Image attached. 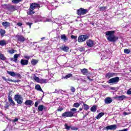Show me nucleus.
<instances>
[{
	"mask_svg": "<svg viewBox=\"0 0 131 131\" xmlns=\"http://www.w3.org/2000/svg\"><path fill=\"white\" fill-rule=\"evenodd\" d=\"M99 10L102 11V12H104L106 11V7H100L99 8Z\"/></svg>",
	"mask_w": 131,
	"mask_h": 131,
	"instance_id": "nucleus-42",
	"label": "nucleus"
},
{
	"mask_svg": "<svg viewBox=\"0 0 131 131\" xmlns=\"http://www.w3.org/2000/svg\"><path fill=\"white\" fill-rule=\"evenodd\" d=\"M81 72L83 75H88V74H90V72L88 70V69L84 68L81 70Z\"/></svg>",
	"mask_w": 131,
	"mask_h": 131,
	"instance_id": "nucleus-14",
	"label": "nucleus"
},
{
	"mask_svg": "<svg viewBox=\"0 0 131 131\" xmlns=\"http://www.w3.org/2000/svg\"><path fill=\"white\" fill-rule=\"evenodd\" d=\"M112 102V99L110 97H107L104 100L105 104H111Z\"/></svg>",
	"mask_w": 131,
	"mask_h": 131,
	"instance_id": "nucleus-21",
	"label": "nucleus"
},
{
	"mask_svg": "<svg viewBox=\"0 0 131 131\" xmlns=\"http://www.w3.org/2000/svg\"><path fill=\"white\" fill-rule=\"evenodd\" d=\"M33 24L32 23L27 22L26 25L29 27V28H31V25Z\"/></svg>",
	"mask_w": 131,
	"mask_h": 131,
	"instance_id": "nucleus-44",
	"label": "nucleus"
},
{
	"mask_svg": "<svg viewBox=\"0 0 131 131\" xmlns=\"http://www.w3.org/2000/svg\"><path fill=\"white\" fill-rule=\"evenodd\" d=\"M71 129L72 130H77V129H78V128L73 126V127H71Z\"/></svg>",
	"mask_w": 131,
	"mask_h": 131,
	"instance_id": "nucleus-49",
	"label": "nucleus"
},
{
	"mask_svg": "<svg viewBox=\"0 0 131 131\" xmlns=\"http://www.w3.org/2000/svg\"><path fill=\"white\" fill-rule=\"evenodd\" d=\"M49 82V80L46 79H40L39 80V83H47Z\"/></svg>",
	"mask_w": 131,
	"mask_h": 131,
	"instance_id": "nucleus-26",
	"label": "nucleus"
},
{
	"mask_svg": "<svg viewBox=\"0 0 131 131\" xmlns=\"http://www.w3.org/2000/svg\"><path fill=\"white\" fill-rule=\"evenodd\" d=\"M33 79H34V80H35V81H36V82H39V80L40 79H39V78H38V77H37L36 75H34L33 77Z\"/></svg>",
	"mask_w": 131,
	"mask_h": 131,
	"instance_id": "nucleus-35",
	"label": "nucleus"
},
{
	"mask_svg": "<svg viewBox=\"0 0 131 131\" xmlns=\"http://www.w3.org/2000/svg\"><path fill=\"white\" fill-rule=\"evenodd\" d=\"M25 105L27 106H32L33 105V101L31 100H26L25 102Z\"/></svg>",
	"mask_w": 131,
	"mask_h": 131,
	"instance_id": "nucleus-18",
	"label": "nucleus"
},
{
	"mask_svg": "<svg viewBox=\"0 0 131 131\" xmlns=\"http://www.w3.org/2000/svg\"><path fill=\"white\" fill-rule=\"evenodd\" d=\"M124 53L125 54H129V53H130V50L127 49H125L124 50Z\"/></svg>",
	"mask_w": 131,
	"mask_h": 131,
	"instance_id": "nucleus-43",
	"label": "nucleus"
},
{
	"mask_svg": "<svg viewBox=\"0 0 131 131\" xmlns=\"http://www.w3.org/2000/svg\"><path fill=\"white\" fill-rule=\"evenodd\" d=\"M18 118H15V119H14V120H13L12 121H13V122H17V121H18Z\"/></svg>",
	"mask_w": 131,
	"mask_h": 131,
	"instance_id": "nucleus-56",
	"label": "nucleus"
},
{
	"mask_svg": "<svg viewBox=\"0 0 131 131\" xmlns=\"http://www.w3.org/2000/svg\"><path fill=\"white\" fill-rule=\"evenodd\" d=\"M80 52H84V48H81L79 49Z\"/></svg>",
	"mask_w": 131,
	"mask_h": 131,
	"instance_id": "nucleus-55",
	"label": "nucleus"
},
{
	"mask_svg": "<svg viewBox=\"0 0 131 131\" xmlns=\"http://www.w3.org/2000/svg\"><path fill=\"white\" fill-rule=\"evenodd\" d=\"M8 11H9V12H14L15 11H17V7L13 5H9Z\"/></svg>",
	"mask_w": 131,
	"mask_h": 131,
	"instance_id": "nucleus-12",
	"label": "nucleus"
},
{
	"mask_svg": "<svg viewBox=\"0 0 131 131\" xmlns=\"http://www.w3.org/2000/svg\"><path fill=\"white\" fill-rule=\"evenodd\" d=\"M60 37L62 40L64 41V42H66V41L68 40V38L65 34L61 35Z\"/></svg>",
	"mask_w": 131,
	"mask_h": 131,
	"instance_id": "nucleus-25",
	"label": "nucleus"
},
{
	"mask_svg": "<svg viewBox=\"0 0 131 131\" xmlns=\"http://www.w3.org/2000/svg\"><path fill=\"white\" fill-rule=\"evenodd\" d=\"M123 114L125 115H127V113H126V112H124V113H123Z\"/></svg>",
	"mask_w": 131,
	"mask_h": 131,
	"instance_id": "nucleus-64",
	"label": "nucleus"
},
{
	"mask_svg": "<svg viewBox=\"0 0 131 131\" xmlns=\"http://www.w3.org/2000/svg\"><path fill=\"white\" fill-rule=\"evenodd\" d=\"M15 52H16V50H14V49H11L10 50L8 51V53H9V54H14V53H15Z\"/></svg>",
	"mask_w": 131,
	"mask_h": 131,
	"instance_id": "nucleus-40",
	"label": "nucleus"
},
{
	"mask_svg": "<svg viewBox=\"0 0 131 131\" xmlns=\"http://www.w3.org/2000/svg\"><path fill=\"white\" fill-rule=\"evenodd\" d=\"M62 92H63V91H62V90H59L57 92H53L54 94L55 93H57V94H59V93H60L61 94H62Z\"/></svg>",
	"mask_w": 131,
	"mask_h": 131,
	"instance_id": "nucleus-52",
	"label": "nucleus"
},
{
	"mask_svg": "<svg viewBox=\"0 0 131 131\" xmlns=\"http://www.w3.org/2000/svg\"><path fill=\"white\" fill-rule=\"evenodd\" d=\"M3 26L5 27V28H8V27H10V24L8 21H4L2 23Z\"/></svg>",
	"mask_w": 131,
	"mask_h": 131,
	"instance_id": "nucleus-22",
	"label": "nucleus"
},
{
	"mask_svg": "<svg viewBox=\"0 0 131 131\" xmlns=\"http://www.w3.org/2000/svg\"><path fill=\"white\" fill-rule=\"evenodd\" d=\"M23 0H12V3L13 4H19L20 2H22Z\"/></svg>",
	"mask_w": 131,
	"mask_h": 131,
	"instance_id": "nucleus-36",
	"label": "nucleus"
},
{
	"mask_svg": "<svg viewBox=\"0 0 131 131\" xmlns=\"http://www.w3.org/2000/svg\"><path fill=\"white\" fill-rule=\"evenodd\" d=\"M77 110V109L73 108L71 109V111L63 113L62 114V117H64V118H66V117H73V116H74V114L76 113Z\"/></svg>",
	"mask_w": 131,
	"mask_h": 131,
	"instance_id": "nucleus-2",
	"label": "nucleus"
},
{
	"mask_svg": "<svg viewBox=\"0 0 131 131\" xmlns=\"http://www.w3.org/2000/svg\"><path fill=\"white\" fill-rule=\"evenodd\" d=\"M104 115V113H99L96 117L97 119H100Z\"/></svg>",
	"mask_w": 131,
	"mask_h": 131,
	"instance_id": "nucleus-34",
	"label": "nucleus"
},
{
	"mask_svg": "<svg viewBox=\"0 0 131 131\" xmlns=\"http://www.w3.org/2000/svg\"><path fill=\"white\" fill-rule=\"evenodd\" d=\"M5 34H6V30L2 29H0V34L1 36H4V35H5Z\"/></svg>",
	"mask_w": 131,
	"mask_h": 131,
	"instance_id": "nucleus-32",
	"label": "nucleus"
},
{
	"mask_svg": "<svg viewBox=\"0 0 131 131\" xmlns=\"http://www.w3.org/2000/svg\"><path fill=\"white\" fill-rule=\"evenodd\" d=\"M2 8L4 9H6V10H9V8L10 7V4H4L2 5Z\"/></svg>",
	"mask_w": 131,
	"mask_h": 131,
	"instance_id": "nucleus-30",
	"label": "nucleus"
},
{
	"mask_svg": "<svg viewBox=\"0 0 131 131\" xmlns=\"http://www.w3.org/2000/svg\"><path fill=\"white\" fill-rule=\"evenodd\" d=\"M33 14H34V12L32 9H30V11L28 12V15H33Z\"/></svg>",
	"mask_w": 131,
	"mask_h": 131,
	"instance_id": "nucleus-41",
	"label": "nucleus"
},
{
	"mask_svg": "<svg viewBox=\"0 0 131 131\" xmlns=\"http://www.w3.org/2000/svg\"><path fill=\"white\" fill-rule=\"evenodd\" d=\"M110 90H112L113 91H115L116 90V88L114 87H111Z\"/></svg>",
	"mask_w": 131,
	"mask_h": 131,
	"instance_id": "nucleus-58",
	"label": "nucleus"
},
{
	"mask_svg": "<svg viewBox=\"0 0 131 131\" xmlns=\"http://www.w3.org/2000/svg\"><path fill=\"white\" fill-rule=\"evenodd\" d=\"M87 78L88 79H89V80H90V81H93V79L90 78L89 76H87Z\"/></svg>",
	"mask_w": 131,
	"mask_h": 131,
	"instance_id": "nucleus-61",
	"label": "nucleus"
},
{
	"mask_svg": "<svg viewBox=\"0 0 131 131\" xmlns=\"http://www.w3.org/2000/svg\"><path fill=\"white\" fill-rule=\"evenodd\" d=\"M7 58L5 57V55L3 54V53L0 52V60H2L3 61H5Z\"/></svg>",
	"mask_w": 131,
	"mask_h": 131,
	"instance_id": "nucleus-29",
	"label": "nucleus"
},
{
	"mask_svg": "<svg viewBox=\"0 0 131 131\" xmlns=\"http://www.w3.org/2000/svg\"><path fill=\"white\" fill-rule=\"evenodd\" d=\"M7 45V41L5 40H2L0 41V46L2 47H4V46H6Z\"/></svg>",
	"mask_w": 131,
	"mask_h": 131,
	"instance_id": "nucleus-28",
	"label": "nucleus"
},
{
	"mask_svg": "<svg viewBox=\"0 0 131 131\" xmlns=\"http://www.w3.org/2000/svg\"><path fill=\"white\" fill-rule=\"evenodd\" d=\"M38 104H39V101H37L35 102V107H37L38 106Z\"/></svg>",
	"mask_w": 131,
	"mask_h": 131,
	"instance_id": "nucleus-53",
	"label": "nucleus"
},
{
	"mask_svg": "<svg viewBox=\"0 0 131 131\" xmlns=\"http://www.w3.org/2000/svg\"><path fill=\"white\" fill-rule=\"evenodd\" d=\"M64 127L66 129H67V130H69L70 128H71V126H68L67 124H64Z\"/></svg>",
	"mask_w": 131,
	"mask_h": 131,
	"instance_id": "nucleus-38",
	"label": "nucleus"
},
{
	"mask_svg": "<svg viewBox=\"0 0 131 131\" xmlns=\"http://www.w3.org/2000/svg\"><path fill=\"white\" fill-rule=\"evenodd\" d=\"M35 8H40V5L37 3H34Z\"/></svg>",
	"mask_w": 131,
	"mask_h": 131,
	"instance_id": "nucleus-47",
	"label": "nucleus"
},
{
	"mask_svg": "<svg viewBox=\"0 0 131 131\" xmlns=\"http://www.w3.org/2000/svg\"><path fill=\"white\" fill-rule=\"evenodd\" d=\"M22 23H17V25H18V26H19V27H21V26H22Z\"/></svg>",
	"mask_w": 131,
	"mask_h": 131,
	"instance_id": "nucleus-60",
	"label": "nucleus"
},
{
	"mask_svg": "<svg viewBox=\"0 0 131 131\" xmlns=\"http://www.w3.org/2000/svg\"><path fill=\"white\" fill-rule=\"evenodd\" d=\"M35 89L37 91H38L39 92H42V93L45 94V93L43 92V91H42V89H41V87H40V85H39V84L36 85L35 86Z\"/></svg>",
	"mask_w": 131,
	"mask_h": 131,
	"instance_id": "nucleus-23",
	"label": "nucleus"
},
{
	"mask_svg": "<svg viewBox=\"0 0 131 131\" xmlns=\"http://www.w3.org/2000/svg\"><path fill=\"white\" fill-rule=\"evenodd\" d=\"M63 110V108L62 107H60L58 110V111H62Z\"/></svg>",
	"mask_w": 131,
	"mask_h": 131,
	"instance_id": "nucleus-62",
	"label": "nucleus"
},
{
	"mask_svg": "<svg viewBox=\"0 0 131 131\" xmlns=\"http://www.w3.org/2000/svg\"><path fill=\"white\" fill-rule=\"evenodd\" d=\"M24 57H25V59H27L28 60H29V59H30V56L25 55L24 56Z\"/></svg>",
	"mask_w": 131,
	"mask_h": 131,
	"instance_id": "nucleus-54",
	"label": "nucleus"
},
{
	"mask_svg": "<svg viewBox=\"0 0 131 131\" xmlns=\"http://www.w3.org/2000/svg\"><path fill=\"white\" fill-rule=\"evenodd\" d=\"M14 100L17 102L18 104H21L23 103L24 99L21 95H15L14 96Z\"/></svg>",
	"mask_w": 131,
	"mask_h": 131,
	"instance_id": "nucleus-3",
	"label": "nucleus"
},
{
	"mask_svg": "<svg viewBox=\"0 0 131 131\" xmlns=\"http://www.w3.org/2000/svg\"><path fill=\"white\" fill-rule=\"evenodd\" d=\"M105 128L106 130H109L110 129L111 130H115V129H116V128H117V125L115 124L111 125L106 126Z\"/></svg>",
	"mask_w": 131,
	"mask_h": 131,
	"instance_id": "nucleus-11",
	"label": "nucleus"
},
{
	"mask_svg": "<svg viewBox=\"0 0 131 131\" xmlns=\"http://www.w3.org/2000/svg\"><path fill=\"white\" fill-rule=\"evenodd\" d=\"M71 76H72V74H69L68 75H67L64 77V79H68V78H70V77H71Z\"/></svg>",
	"mask_w": 131,
	"mask_h": 131,
	"instance_id": "nucleus-39",
	"label": "nucleus"
},
{
	"mask_svg": "<svg viewBox=\"0 0 131 131\" xmlns=\"http://www.w3.org/2000/svg\"><path fill=\"white\" fill-rule=\"evenodd\" d=\"M9 107H10V105H6L4 106V107L5 108V109H9Z\"/></svg>",
	"mask_w": 131,
	"mask_h": 131,
	"instance_id": "nucleus-57",
	"label": "nucleus"
},
{
	"mask_svg": "<svg viewBox=\"0 0 131 131\" xmlns=\"http://www.w3.org/2000/svg\"><path fill=\"white\" fill-rule=\"evenodd\" d=\"M91 111L92 112H96V111H97V106L94 105L93 107L91 108Z\"/></svg>",
	"mask_w": 131,
	"mask_h": 131,
	"instance_id": "nucleus-33",
	"label": "nucleus"
},
{
	"mask_svg": "<svg viewBox=\"0 0 131 131\" xmlns=\"http://www.w3.org/2000/svg\"><path fill=\"white\" fill-rule=\"evenodd\" d=\"M16 38L18 42H24V41H25V37L23 35H17L16 36Z\"/></svg>",
	"mask_w": 131,
	"mask_h": 131,
	"instance_id": "nucleus-8",
	"label": "nucleus"
},
{
	"mask_svg": "<svg viewBox=\"0 0 131 131\" xmlns=\"http://www.w3.org/2000/svg\"><path fill=\"white\" fill-rule=\"evenodd\" d=\"M3 79L4 80H5V81H11V82H19L20 81V80H12L11 79H7L5 77H2Z\"/></svg>",
	"mask_w": 131,
	"mask_h": 131,
	"instance_id": "nucleus-15",
	"label": "nucleus"
},
{
	"mask_svg": "<svg viewBox=\"0 0 131 131\" xmlns=\"http://www.w3.org/2000/svg\"><path fill=\"white\" fill-rule=\"evenodd\" d=\"M115 31H107L105 32V35L108 41L116 42L118 40V36H115Z\"/></svg>",
	"mask_w": 131,
	"mask_h": 131,
	"instance_id": "nucleus-1",
	"label": "nucleus"
},
{
	"mask_svg": "<svg viewBox=\"0 0 131 131\" xmlns=\"http://www.w3.org/2000/svg\"><path fill=\"white\" fill-rule=\"evenodd\" d=\"M128 129L125 128V129H123L122 130H118V131H128Z\"/></svg>",
	"mask_w": 131,
	"mask_h": 131,
	"instance_id": "nucleus-59",
	"label": "nucleus"
},
{
	"mask_svg": "<svg viewBox=\"0 0 131 131\" xmlns=\"http://www.w3.org/2000/svg\"><path fill=\"white\" fill-rule=\"evenodd\" d=\"M119 82V77H116L108 80L107 82L108 83H112V84H116L117 83H118Z\"/></svg>",
	"mask_w": 131,
	"mask_h": 131,
	"instance_id": "nucleus-5",
	"label": "nucleus"
},
{
	"mask_svg": "<svg viewBox=\"0 0 131 131\" xmlns=\"http://www.w3.org/2000/svg\"><path fill=\"white\" fill-rule=\"evenodd\" d=\"M37 63H38V61L36 59H32L31 61V64L33 65V66H35Z\"/></svg>",
	"mask_w": 131,
	"mask_h": 131,
	"instance_id": "nucleus-31",
	"label": "nucleus"
},
{
	"mask_svg": "<svg viewBox=\"0 0 131 131\" xmlns=\"http://www.w3.org/2000/svg\"><path fill=\"white\" fill-rule=\"evenodd\" d=\"M35 9V7L34 6V3L32 4V5H30V9L31 10H34Z\"/></svg>",
	"mask_w": 131,
	"mask_h": 131,
	"instance_id": "nucleus-46",
	"label": "nucleus"
},
{
	"mask_svg": "<svg viewBox=\"0 0 131 131\" xmlns=\"http://www.w3.org/2000/svg\"><path fill=\"white\" fill-rule=\"evenodd\" d=\"M61 50H62V51H63V52L68 53V52H69V47L64 46L61 47Z\"/></svg>",
	"mask_w": 131,
	"mask_h": 131,
	"instance_id": "nucleus-24",
	"label": "nucleus"
},
{
	"mask_svg": "<svg viewBox=\"0 0 131 131\" xmlns=\"http://www.w3.org/2000/svg\"><path fill=\"white\" fill-rule=\"evenodd\" d=\"M127 95H131V88L127 91Z\"/></svg>",
	"mask_w": 131,
	"mask_h": 131,
	"instance_id": "nucleus-50",
	"label": "nucleus"
},
{
	"mask_svg": "<svg viewBox=\"0 0 131 131\" xmlns=\"http://www.w3.org/2000/svg\"><path fill=\"white\" fill-rule=\"evenodd\" d=\"M20 64L22 66H25V65H28V60L26 59H21L20 60Z\"/></svg>",
	"mask_w": 131,
	"mask_h": 131,
	"instance_id": "nucleus-16",
	"label": "nucleus"
},
{
	"mask_svg": "<svg viewBox=\"0 0 131 131\" xmlns=\"http://www.w3.org/2000/svg\"><path fill=\"white\" fill-rule=\"evenodd\" d=\"M86 45L89 48H92L94 46V41L92 40H88L86 41Z\"/></svg>",
	"mask_w": 131,
	"mask_h": 131,
	"instance_id": "nucleus-20",
	"label": "nucleus"
},
{
	"mask_svg": "<svg viewBox=\"0 0 131 131\" xmlns=\"http://www.w3.org/2000/svg\"><path fill=\"white\" fill-rule=\"evenodd\" d=\"M89 12L88 9H84L82 8H80L77 10V13L78 15H85L86 13Z\"/></svg>",
	"mask_w": 131,
	"mask_h": 131,
	"instance_id": "nucleus-6",
	"label": "nucleus"
},
{
	"mask_svg": "<svg viewBox=\"0 0 131 131\" xmlns=\"http://www.w3.org/2000/svg\"><path fill=\"white\" fill-rule=\"evenodd\" d=\"M71 38L72 39H77V36H74L73 35H72L71 36Z\"/></svg>",
	"mask_w": 131,
	"mask_h": 131,
	"instance_id": "nucleus-48",
	"label": "nucleus"
},
{
	"mask_svg": "<svg viewBox=\"0 0 131 131\" xmlns=\"http://www.w3.org/2000/svg\"><path fill=\"white\" fill-rule=\"evenodd\" d=\"M57 3H52L51 5L48 6V10H55L57 8Z\"/></svg>",
	"mask_w": 131,
	"mask_h": 131,
	"instance_id": "nucleus-10",
	"label": "nucleus"
},
{
	"mask_svg": "<svg viewBox=\"0 0 131 131\" xmlns=\"http://www.w3.org/2000/svg\"><path fill=\"white\" fill-rule=\"evenodd\" d=\"M46 109V106L43 105H39L38 107V111L39 112H42V111H43V110Z\"/></svg>",
	"mask_w": 131,
	"mask_h": 131,
	"instance_id": "nucleus-17",
	"label": "nucleus"
},
{
	"mask_svg": "<svg viewBox=\"0 0 131 131\" xmlns=\"http://www.w3.org/2000/svg\"><path fill=\"white\" fill-rule=\"evenodd\" d=\"M7 72L8 74H9V75H10V76H12V77H15V76H16L19 78H21V75L20 74L15 73V72L7 71Z\"/></svg>",
	"mask_w": 131,
	"mask_h": 131,
	"instance_id": "nucleus-7",
	"label": "nucleus"
},
{
	"mask_svg": "<svg viewBox=\"0 0 131 131\" xmlns=\"http://www.w3.org/2000/svg\"><path fill=\"white\" fill-rule=\"evenodd\" d=\"M116 99H118V100H119V101H122V100H124V99H126V96H125L124 95H121L120 96H117L116 97Z\"/></svg>",
	"mask_w": 131,
	"mask_h": 131,
	"instance_id": "nucleus-27",
	"label": "nucleus"
},
{
	"mask_svg": "<svg viewBox=\"0 0 131 131\" xmlns=\"http://www.w3.org/2000/svg\"><path fill=\"white\" fill-rule=\"evenodd\" d=\"M8 101L10 105L12 106H15V102L13 101V99H12V97H11L10 95L8 96Z\"/></svg>",
	"mask_w": 131,
	"mask_h": 131,
	"instance_id": "nucleus-19",
	"label": "nucleus"
},
{
	"mask_svg": "<svg viewBox=\"0 0 131 131\" xmlns=\"http://www.w3.org/2000/svg\"><path fill=\"white\" fill-rule=\"evenodd\" d=\"M86 39H89V35H82L78 37V41L79 42H83Z\"/></svg>",
	"mask_w": 131,
	"mask_h": 131,
	"instance_id": "nucleus-4",
	"label": "nucleus"
},
{
	"mask_svg": "<svg viewBox=\"0 0 131 131\" xmlns=\"http://www.w3.org/2000/svg\"><path fill=\"white\" fill-rule=\"evenodd\" d=\"M80 106V104L79 103L76 102L74 103L73 107H75V108H78Z\"/></svg>",
	"mask_w": 131,
	"mask_h": 131,
	"instance_id": "nucleus-37",
	"label": "nucleus"
},
{
	"mask_svg": "<svg viewBox=\"0 0 131 131\" xmlns=\"http://www.w3.org/2000/svg\"><path fill=\"white\" fill-rule=\"evenodd\" d=\"M81 111H82V108H80L79 110L77 112H80Z\"/></svg>",
	"mask_w": 131,
	"mask_h": 131,
	"instance_id": "nucleus-63",
	"label": "nucleus"
},
{
	"mask_svg": "<svg viewBox=\"0 0 131 131\" xmlns=\"http://www.w3.org/2000/svg\"><path fill=\"white\" fill-rule=\"evenodd\" d=\"M71 91L72 93H74L75 92V88L73 86L71 87Z\"/></svg>",
	"mask_w": 131,
	"mask_h": 131,
	"instance_id": "nucleus-51",
	"label": "nucleus"
},
{
	"mask_svg": "<svg viewBox=\"0 0 131 131\" xmlns=\"http://www.w3.org/2000/svg\"><path fill=\"white\" fill-rule=\"evenodd\" d=\"M83 106H84V110H88V109L90 108L89 107V105H88L86 104H83Z\"/></svg>",
	"mask_w": 131,
	"mask_h": 131,
	"instance_id": "nucleus-45",
	"label": "nucleus"
},
{
	"mask_svg": "<svg viewBox=\"0 0 131 131\" xmlns=\"http://www.w3.org/2000/svg\"><path fill=\"white\" fill-rule=\"evenodd\" d=\"M114 76H117V74L116 73L108 72L105 75V77L106 78H107V79L111 78V77H114Z\"/></svg>",
	"mask_w": 131,
	"mask_h": 131,
	"instance_id": "nucleus-9",
	"label": "nucleus"
},
{
	"mask_svg": "<svg viewBox=\"0 0 131 131\" xmlns=\"http://www.w3.org/2000/svg\"><path fill=\"white\" fill-rule=\"evenodd\" d=\"M19 57H20L19 54H15L13 56V58L11 57L10 60L11 61H13V62H15V63H17V60Z\"/></svg>",
	"mask_w": 131,
	"mask_h": 131,
	"instance_id": "nucleus-13",
	"label": "nucleus"
}]
</instances>
